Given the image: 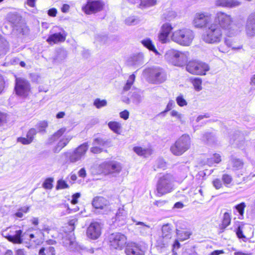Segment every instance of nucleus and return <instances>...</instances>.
Listing matches in <instances>:
<instances>
[{"label": "nucleus", "instance_id": "obj_1", "mask_svg": "<svg viewBox=\"0 0 255 255\" xmlns=\"http://www.w3.org/2000/svg\"><path fill=\"white\" fill-rule=\"evenodd\" d=\"M222 30L215 22L208 25L202 35V39L206 43L217 44L222 39Z\"/></svg>", "mask_w": 255, "mask_h": 255}, {"label": "nucleus", "instance_id": "obj_2", "mask_svg": "<svg viewBox=\"0 0 255 255\" xmlns=\"http://www.w3.org/2000/svg\"><path fill=\"white\" fill-rule=\"evenodd\" d=\"M194 38V32L188 28H183L174 31L171 39L175 42L182 45L189 46Z\"/></svg>", "mask_w": 255, "mask_h": 255}, {"label": "nucleus", "instance_id": "obj_3", "mask_svg": "<svg viewBox=\"0 0 255 255\" xmlns=\"http://www.w3.org/2000/svg\"><path fill=\"white\" fill-rule=\"evenodd\" d=\"M174 177L171 174H165L160 177L156 184L157 194L161 196L170 193L173 189Z\"/></svg>", "mask_w": 255, "mask_h": 255}, {"label": "nucleus", "instance_id": "obj_4", "mask_svg": "<svg viewBox=\"0 0 255 255\" xmlns=\"http://www.w3.org/2000/svg\"><path fill=\"white\" fill-rule=\"evenodd\" d=\"M121 164L116 161H105L98 166V173H103L111 177H117L121 172Z\"/></svg>", "mask_w": 255, "mask_h": 255}, {"label": "nucleus", "instance_id": "obj_5", "mask_svg": "<svg viewBox=\"0 0 255 255\" xmlns=\"http://www.w3.org/2000/svg\"><path fill=\"white\" fill-rule=\"evenodd\" d=\"M143 74L154 84L162 83L166 79L165 71L159 67L155 66L145 69L143 71Z\"/></svg>", "mask_w": 255, "mask_h": 255}, {"label": "nucleus", "instance_id": "obj_6", "mask_svg": "<svg viewBox=\"0 0 255 255\" xmlns=\"http://www.w3.org/2000/svg\"><path fill=\"white\" fill-rule=\"evenodd\" d=\"M191 139L187 134H183L180 136L170 147V151L172 154L176 156L183 154L190 147Z\"/></svg>", "mask_w": 255, "mask_h": 255}, {"label": "nucleus", "instance_id": "obj_7", "mask_svg": "<svg viewBox=\"0 0 255 255\" xmlns=\"http://www.w3.org/2000/svg\"><path fill=\"white\" fill-rule=\"evenodd\" d=\"M88 144L85 142L75 149L72 152H67L64 153L66 162L75 163L80 160L86 154L88 148Z\"/></svg>", "mask_w": 255, "mask_h": 255}, {"label": "nucleus", "instance_id": "obj_8", "mask_svg": "<svg viewBox=\"0 0 255 255\" xmlns=\"http://www.w3.org/2000/svg\"><path fill=\"white\" fill-rule=\"evenodd\" d=\"M186 70L192 74L204 75L210 70V67L205 63L190 61L186 65Z\"/></svg>", "mask_w": 255, "mask_h": 255}, {"label": "nucleus", "instance_id": "obj_9", "mask_svg": "<svg viewBox=\"0 0 255 255\" xmlns=\"http://www.w3.org/2000/svg\"><path fill=\"white\" fill-rule=\"evenodd\" d=\"M214 22L218 24L221 29L222 28L229 32L231 31L233 26L231 16L223 12H219L216 14Z\"/></svg>", "mask_w": 255, "mask_h": 255}, {"label": "nucleus", "instance_id": "obj_10", "mask_svg": "<svg viewBox=\"0 0 255 255\" xmlns=\"http://www.w3.org/2000/svg\"><path fill=\"white\" fill-rule=\"evenodd\" d=\"M110 246L114 249L122 250L127 243L126 236L120 233L111 234L109 237Z\"/></svg>", "mask_w": 255, "mask_h": 255}, {"label": "nucleus", "instance_id": "obj_11", "mask_svg": "<svg viewBox=\"0 0 255 255\" xmlns=\"http://www.w3.org/2000/svg\"><path fill=\"white\" fill-rule=\"evenodd\" d=\"M211 15L207 12H197L195 14L193 21L194 26L196 28H207L208 25L211 24Z\"/></svg>", "mask_w": 255, "mask_h": 255}, {"label": "nucleus", "instance_id": "obj_12", "mask_svg": "<svg viewBox=\"0 0 255 255\" xmlns=\"http://www.w3.org/2000/svg\"><path fill=\"white\" fill-rule=\"evenodd\" d=\"M15 90L17 95L22 97H26L30 90L29 82L23 78H16Z\"/></svg>", "mask_w": 255, "mask_h": 255}, {"label": "nucleus", "instance_id": "obj_13", "mask_svg": "<svg viewBox=\"0 0 255 255\" xmlns=\"http://www.w3.org/2000/svg\"><path fill=\"white\" fill-rule=\"evenodd\" d=\"M104 3L101 0H87L86 4L82 7L86 14H90L101 11L103 7Z\"/></svg>", "mask_w": 255, "mask_h": 255}, {"label": "nucleus", "instance_id": "obj_14", "mask_svg": "<svg viewBox=\"0 0 255 255\" xmlns=\"http://www.w3.org/2000/svg\"><path fill=\"white\" fill-rule=\"evenodd\" d=\"M101 229L102 227L99 223L92 222L87 229V237L91 240H97L101 235Z\"/></svg>", "mask_w": 255, "mask_h": 255}, {"label": "nucleus", "instance_id": "obj_15", "mask_svg": "<svg viewBox=\"0 0 255 255\" xmlns=\"http://www.w3.org/2000/svg\"><path fill=\"white\" fill-rule=\"evenodd\" d=\"M92 205L95 209L100 210L99 212L101 214H105L109 209V201L102 197L95 198L93 200Z\"/></svg>", "mask_w": 255, "mask_h": 255}, {"label": "nucleus", "instance_id": "obj_16", "mask_svg": "<svg viewBox=\"0 0 255 255\" xmlns=\"http://www.w3.org/2000/svg\"><path fill=\"white\" fill-rule=\"evenodd\" d=\"M125 252L126 255H144V251L141 246L136 243L128 245Z\"/></svg>", "mask_w": 255, "mask_h": 255}, {"label": "nucleus", "instance_id": "obj_17", "mask_svg": "<svg viewBox=\"0 0 255 255\" xmlns=\"http://www.w3.org/2000/svg\"><path fill=\"white\" fill-rule=\"evenodd\" d=\"M246 31L249 36L255 35V12L249 15L246 25Z\"/></svg>", "mask_w": 255, "mask_h": 255}, {"label": "nucleus", "instance_id": "obj_18", "mask_svg": "<svg viewBox=\"0 0 255 255\" xmlns=\"http://www.w3.org/2000/svg\"><path fill=\"white\" fill-rule=\"evenodd\" d=\"M215 4L223 7L234 8L240 6L241 2L238 0H217Z\"/></svg>", "mask_w": 255, "mask_h": 255}, {"label": "nucleus", "instance_id": "obj_19", "mask_svg": "<svg viewBox=\"0 0 255 255\" xmlns=\"http://www.w3.org/2000/svg\"><path fill=\"white\" fill-rule=\"evenodd\" d=\"M128 64L136 67L140 66L143 63V55L139 53L130 56L127 61Z\"/></svg>", "mask_w": 255, "mask_h": 255}, {"label": "nucleus", "instance_id": "obj_20", "mask_svg": "<svg viewBox=\"0 0 255 255\" xmlns=\"http://www.w3.org/2000/svg\"><path fill=\"white\" fill-rule=\"evenodd\" d=\"M132 220L133 222L135 223L136 225L139 226V227H138L137 230L141 236H148L151 235L152 229L149 226L145 224V223L142 222L136 221L134 219H132Z\"/></svg>", "mask_w": 255, "mask_h": 255}, {"label": "nucleus", "instance_id": "obj_21", "mask_svg": "<svg viewBox=\"0 0 255 255\" xmlns=\"http://www.w3.org/2000/svg\"><path fill=\"white\" fill-rule=\"evenodd\" d=\"M127 213L123 208H120L116 215L115 223L118 226H122L126 223Z\"/></svg>", "mask_w": 255, "mask_h": 255}, {"label": "nucleus", "instance_id": "obj_22", "mask_svg": "<svg viewBox=\"0 0 255 255\" xmlns=\"http://www.w3.org/2000/svg\"><path fill=\"white\" fill-rule=\"evenodd\" d=\"M66 34L64 31L50 35L47 41L49 43L53 42L57 43L58 42H63L65 40Z\"/></svg>", "mask_w": 255, "mask_h": 255}, {"label": "nucleus", "instance_id": "obj_23", "mask_svg": "<svg viewBox=\"0 0 255 255\" xmlns=\"http://www.w3.org/2000/svg\"><path fill=\"white\" fill-rule=\"evenodd\" d=\"M105 144V141L103 139L99 138H95L93 142V147L91 148L90 151L95 154L101 153Z\"/></svg>", "mask_w": 255, "mask_h": 255}, {"label": "nucleus", "instance_id": "obj_24", "mask_svg": "<svg viewBox=\"0 0 255 255\" xmlns=\"http://www.w3.org/2000/svg\"><path fill=\"white\" fill-rule=\"evenodd\" d=\"M179 53V51L175 50L174 49H170L166 52L165 58L169 63L175 66Z\"/></svg>", "mask_w": 255, "mask_h": 255}, {"label": "nucleus", "instance_id": "obj_25", "mask_svg": "<svg viewBox=\"0 0 255 255\" xmlns=\"http://www.w3.org/2000/svg\"><path fill=\"white\" fill-rule=\"evenodd\" d=\"M246 207V204L245 202H242L234 206V214L237 215L238 213V219L243 220L244 218V211Z\"/></svg>", "mask_w": 255, "mask_h": 255}, {"label": "nucleus", "instance_id": "obj_26", "mask_svg": "<svg viewBox=\"0 0 255 255\" xmlns=\"http://www.w3.org/2000/svg\"><path fill=\"white\" fill-rule=\"evenodd\" d=\"M162 236L164 240H169L171 238L172 228L171 224H167L162 226Z\"/></svg>", "mask_w": 255, "mask_h": 255}, {"label": "nucleus", "instance_id": "obj_27", "mask_svg": "<svg viewBox=\"0 0 255 255\" xmlns=\"http://www.w3.org/2000/svg\"><path fill=\"white\" fill-rule=\"evenodd\" d=\"M177 59L175 66L181 67L185 65L188 61V52L179 51V55Z\"/></svg>", "mask_w": 255, "mask_h": 255}, {"label": "nucleus", "instance_id": "obj_28", "mask_svg": "<svg viewBox=\"0 0 255 255\" xmlns=\"http://www.w3.org/2000/svg\"><path fill=\"white\" fill-rule=\"evenodd\" d=\"M71 138L72 137L70 136H67L60 139V141L58 142L56 146L54 148V152H59L68 143Z\"/></svg>", "mask_w": 255, "mask_h": 255}, {"label": "nucleus", "instance_id": "obj_29", "mask_svg": "<svg viewBox=\"0 0 255 255\" xmlns=\"http://www.w3.org/2000/svg\"><path fill=\"white\" fill-rule=\"evenodd\" d=\"M17 230L16 227L7 228L5 230L2 231V236L9 241V240L12 239L14 234L17 232Z\"/></svg>", "mask_w": 255, "mask_h": 255}, {"label": "nucleus", "instance_id": "obj_30", "mask_svg": "<svg viewBox=\"0 0 255 255\" xmlns=\"http://www.w3.org/2000/svg\"><path fill=\"white\" fill-rule=\"evenodd\" d=\"M244 137L242 133L240 131H236L233 135V137L230 138V142L231 144L235 143L237 145H239L241 142H243Z\"/></svg>", "mask_w": 255, "mask_h": 255}, {"label": "nucleus", "instance_id": "obj_31", "mask_svg": "<svg viewBox=\"0 0 255 255\" xmlns=\"http://www.w3.org/2000/svg\"><path fill=\"white\" fill-rule=\"evenodd\" d=\"M67 51L64 49H59L57 50V55L54 59V61L55 62H62L67 58Z\"/></svg>", "mask_w": 255, "mask_h": 255}, {"label": "nucleus", "instance_id": "obj_32", "mask_svg": "<svg viewBox=\"0 0 255 255\" xmlns=\"http://www.w3.org/2000/svg\"><path fill=\"white\" fill-rule=\"evenodd\" d=\"M133 150L138 155L147 157L151 153V151L148 148H143L139 146H135L133 148Z\"/></svg>", "mask_w": 255, "mask_h": 255}, {"label": "nucleus", "instance_id": "obj_33", "mask_svg": "<svg viewBox=\"0 0 255 255\" xmlns=\"http://www.w3.org/2000/svg\"><path fill=\"white\" fill-rule=\"evenodd\" d=\"M231 164L232 166V169L237 171L242 169L244 165L243 161L236 158H232L231 160Z\"/></svg>", "mask_w": 255, "mask_h": 255}, {"label": "nucleus", "instance_id": "obj_34", "mask_svg": "<svg viewBox=\"0 0 255 255\" xmlns=\"http://www.w3.org/2000/svg\"><path fill=\"white\" fill-rule=\"evenodd\" d=\"M231 222V215L228 212H225L223 217L221 229L224 230L229 226Z\"/></svg>", "mask_w": 255, "mask_h": 255}, {"label": "nucleus", "instance_id": "obj_35", "mask_svg": "<svg viewBox=\"0 0 255 255\" xmlns=\"http://www.w3.org/2000/svg\"><path fill=\"white\" fill-rule=\"evenodd\" d=\"M22 231L21 230H17V232L14 234V236L12 237V239L9 240V242L15 244H20L22 243Z\"/></svg>", "mask_w": 255, "mask_h": 255}, {"label": "nucleus", "instance_id": "obj_36", "mask_svg": "<svg viewBox=\"0 0 255 255\" xmlns=\"http://www.w3.org/2000/svg\"><path fill=\"white\" fill-rule=\"evenodd\" d=\"M142 101V97L138 92H134L132 93L130 99H127V103H129V101H131L135 105H138Z\"/></svg>", "mask_w": 255, "mask_h": 255}, {"label": "nucleus", "instance_id": "obj_37", "mask_svg": "<svg viewBox=\"0 0 255 255\" xmlns=\"http://www.w3.org/2000/svg\"><path fill=\"white\" fill-rule=\"evenodd\" d=\"M66 128H63L59 129L57 132L54 133L48 139L49 143H52L54 141L58 139L66 131Z\"/></svg>", "mask_w": 255, "mask_h": 255}, {"label": "nucleus", "instance_id": "obj_38", "mask_svg": "<svg viewBox=\"0 0 255 255\" xmlns=\"http://www.w3.org/2000/svg\"><path fill=\"white\" fill-rule=\"evenodd\" d=\"M108 127L115 133H121L122 126L120 123L117 122H110L108 123Z\"/></svg>", "mask_w": 255, "mask_h": 255}, {"label": "nucleus", "instance_id": "obj_39", "mask_svg": "<svg viewBox=\"0 0 255 255\" xmlns=\"http://www.w3.org/2000/svg\"><path fill=\"white\" fill-rule=\"evenodd\" d=\"M8 49V42L0 35V56L2 54H5Z\"/></svg>", "mask_w": 255, "mask_h": 255}, {"label": "nucleus", "instance_id": "obj_40", "mask_svg": "<svg viewBox=\"0 0 255 255\" xmlns=\"http://www.w3.org/2000/svg\"><path fill=\"white\" fill-rule=\"evenodd\" d=\"M176 234L178 239L180 241H185L190 238L191 233L188 231H180L176 230Z\"/></svg>", "mask_w": 255, "mask_h": 255}, {"label": "nucleus", "instance_id": "obj_41", "mask_svg": "<svg viewBox=\"0 0 255 255\" xmlns=\"http://www.w3.org/2000/svg\"><path fill=\"white\" fill-rule=\"evenodd\" d=\"M63 243L64 246L67 248L69 250H73L76 246V243L74 241V239L66 238L64 239Z\"/></svg>", "mask_w": 255, "mask_h": 255}, {"label": "nucleus", "instance_id": "obj_42", "mask_svg": "<svg viewBox=\"0 0 255 255\" xmlns=\"http://www.w3.org/2000/svg\"><path fill=\"white\" fill-rule=\"evenodd\" d=\"M141 43L143 45L147 48L150 51L154 52L155 53H158L154 45L152 43V41L149 38H146L141 41Z\"/></svg>", "mask_w": 255, "mask_h": 255}, {"label": "nucleus", "instance_id": "obj_43", "mask_svg": "<svg viewBox=\"0 0 255 255\" xmlns=\"http://www.w3.org/2000/svg\"><path fill=\"white\" fill-rule=\"evenodd\" d=\"M139 21V18L136 16H130L125 20V24L129 26L136 25Z\"/></svg>", "mask_w": 255, "mask_h": 255}, {"label": "nucleus", "instance_id": "obj_44", "mask_svg": "<svg viewBox=\"0 0 255 255\" xmlns=\"http://www.w3.org/2000/svg\"><path fill=\"white\" fill-rule=\"evenodd\" d=\"M139 7L145 8L152 6L156 4V0H140Z\"/></svg>", "mask_w": 255, "mask_h": 255}, {"label": "nucleus", "instance_id": "obj_45", "mask_svg": "<svg viewBox=\"0 0 255 255\" xmlns=\"http://www.w3.org/2000/svg\"><path fill=\"white\" fill-rule=\"evenodd\" d=\"M236 234L239 239L242 240L244 242H247L248 238L244 235L243 232V227L239 225L235 230Z\"/></svg>", "mask_w": 255, "mask_h": 255}, {"label": "nucleus", "instance_id": "obj_46", "mask_svg": "<svg viewBox=\"0 0 255 255\" xmlns=\"http://www.w3.org/2000/svg\"><path fill=\"white\" fill-rule=\"evenodd\" d=\"M135 76L134 74H132L129 76L128 80H127L125 85L123 88V90L124 91H128L130 89L131 86L135 81Z\"/></svg>", "mask_w": 255, "mask_h": 255}, {"label": "nucleus", "instance_id": "obj_47", "mask_svg": "<svg viewBox=\"0 0 255 255\" xmlns=\"http://www.w3.org/2000/svg\"><path fill=\"white\" fill-rule=\"evenodd\" d=\"M176 16V13L173 10H166L162 14L163 18L170 21Z\"/></svg>", "mask_w": 255, "mask_h": 255}, {"label": "nucleus", "instance_id": "obj_48", "mask_svg": "<svg viewBox=\"0 0 255 255\" xmlns=\"http://www.w3.org/2000/svg\"><path fill=\"white\" fill-rule=\"evenodd\" d=\"M29 207L28 206H23L19 208L16 212L14 214V216L18 218H21L23 217L24 214L28 212Z\"/></svg>", "mask_w": 255, "mask_h": 255}, {"label": "nucleus", "instance_id": "obj_49", "mask_svg": "<svg viewBox=\"0 0 255 255\" xmlns=\"http://www.w3.org/2000/svg\"><path fill=\"white\" fill-rule=\"evenodd\" d=\"M20 16L16 12L9 13L7 15V19L9 22L13 24H16L20 20Z\"/></svg>", "mask_w": 255, "mask_h": 255}, {"label": "nucleus", "instance_id": "obj_50", "mask_svg": "<svg viewBox=\"0 0 255 255\" xmlns=\"http://www.w3.org/2000/svg\"><path fill=\"white\" fill-rule=\"evenodd\" d=\"M172 29L171 24L165 23L161 26L160 32L169 35Z\"/></svg>", "mask_w": 255, "mask_h": 255}, {"label": "nucleus", "instance_id": "obj_51", "mask_svg": "<svg viewBox=\"0 0 255 255\" xmlns=\"http://www.w3.org/2000/svg\"><path fill=\"white\" fill-rule=\"evenodd\" d=\"M192 84L194 89L197 91H199L202 89V80L199 78H195L192 80Z\"/></svg>", "mask_w": 255, "mask_h": 255}, {"label": "nucleus", "instance_id": "obj_52", "mask_svg": "<svg viewBox=\"0 0 255 255\" xmlns=\"http://www.w3.org/2000/svg\"><path fill=\"white\" fill-rule=\"evenodd\" d=\"M222 180L225 185L227 187H229V185H230L233 181V178L231 175L224 174L222 175Z\"/></svg>", "mask_w": 255, "mask_h": 255}, {"label": "nucleus", "instance_id": "obj_53", "mask_svg": "<svg viewBox=\"0 0 255 255\" xmlns=\"http://www.w3.org/2000/svg\"><path fill=\"white\" fill-rule=\"evenodd\" d=\"M107 102L106 100H100L96 99L94 102V105L97 108L100 109L107 105Z\"/></svg>", "mask_w": 255, "mask_h": 255}, {"label": "nucleus", "instance_id": "obj_54", "mask_svg": "<svg viewBox=\"0 0 255 255\" xmlns=\"http://www.w3.org/2000/svg\"><path fill=\"white\" fill-rule=\"evenodd\" d=\"M53 179L52 178H48L45 179L42 185L43 187L47 189H51L53 187Z\"/></svg>", "mask_w": 255, "mask_h": 255}, {"label": "nucleus", "instance_id": "obj_55", "mask_svg": "<svg viewBox=\"0 0 255 255\" xmlns=\"http://www.w3.org/2000/svg\"><path fill=\"white\" fill-rule=\"evenodd\" d=\"M175 106V103L173 100H170L169 102L168 103L164 111L161 112L160 113V115L164 116L165 114L168 112V111H170L172 109L174 108Z\"/></svg>", "mask_w": 255, "mask_h": 255}, {"label": "nucleus", "instance_id": "obj_56", "mask_svg": "<svg viewBox=\"0 0 255 255\" xmlns=\"http://www.w3.org/2000/svg\"><path fill=\"white\" fill-rule=\"evenodd\" d=\"M48 126V124L46 121H42L36 125V128H37L39 132H43L45 130L46 128Z\"/></svg>", "mask_w": 255, "mask_h": 255}, {"label": "nucleus", "instance_id": "obj_57", "mask_svg": "<svg viewBox=\"0 0 255 255\" xmlns=\"http://www.w3.org/2000/svg\"><path fill=\"white\" fill-rule=\"evenodd\" d=\"M176 101L178 105L180 107H183L187 105V102L184 99L183 95H181L178 96L176 98Z\"/></svg>", "mask_w": 255, "mask_h": 255}, {"label": "nucleus", "instance_id": "obj_58", "mask_svg": "<svg viewBox=\"0 0 255 255\" xmlns=\"http://www.w3.org/2000/svg\"><path fill=\"white\" fill-rule=\"evenodd\" d=\"M36 130L34 128H32L30 129L27 132L26 134V137L29 139H31V141L32 142L34 138V136L36 135Z\"/></svg>", "mask_w": 255, "mask_h": 255}, {"label": "nucleus", "instance_id": "obj_59", "mask_svg": "<svg viewBox=\"0 0 255 255\" xmlns=\"http://www.w3.org/2000/svg\"><path fill=\"white\" fill-rule=\"evenodd\" d=\"M202 139L208 142H211L214 141V135L212 133H206L203 135Z\"/></svg>", "mask_w": 255, "mask_h": 255}, {"label": "nucleus", "instance_id": "obj_60", "mask_svg": "<svg viewBox=\"0 0 255 255\" xmlns=\"http://www.w3.org/2000/svg\"><path fill=\"white\" fill-rule=\"evenodd\" d=\"M68 185L66 183V182L62 179L59 180L57 181V184L56 186V189H65L68 188Z\"/></svg>", "mask_w": 255, "mask_h": 255}, {"label": "nucleus", "instance_id": "obj_61", "mask_svg": "<svg viewBox=\"0 0 255 255\" xmlns=\"http://www.w3.org/2000/svg\"><path fill=\"white\" fill-rule=\"evenodd\" d=\"M168 36L169 35L163 33L161 32H160L158 35V39L162 43H166L168 40Z\"/></svg>", "mask_w": 255, "mask_h": 255}, {"label": "nucleus", "instance_id": "obj_62", "mask_svg": "<svg viewBox=\"0 0 255 255\" xmlns=\"http://www.w3.org/2000/svg\"><path fill=\"white\" fill-rule=\"evenodd\" d=\"M170 115L172 117L176 118L180 122L182 123V119L183 117V115L179 113V112H178L177 111H176L175 110H172L170 112Z\"/></svg>", "mask_w": 255, "mask_h": 255}, {"label": "nucleus", "instance_id": "obj_63", "mask_svg": "<svg viewBox=\"0 0 255 255\" xmlns=\"http://www.w3.org/2000/svg\"><path fill=\"white\" fill-rule=\"evenodd\" d=\"M17 142H20L23 144H29L32 142V141H31V139H29L27 137H18L17 139Z\"/></svg>", "mask_w": 255, "mask_h": 255}, {"label": "nucleus", "instance_id": "obj_64", "mask_svg": "<svg viewBox=\"0 0 255 255\" xmlns=\"http://www.w3.org/2000/svg\"><path fill=\"white\" fill-rule=\"evenodd\" d=\"M214 187L216 189H219L223 187L222 181L219 179H215L212 182Z\"/></svg>", "mask_w": 255, "mask_h": 255}]
</instances>
